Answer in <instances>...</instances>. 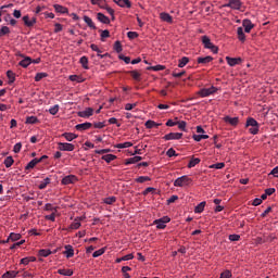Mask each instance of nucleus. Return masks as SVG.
Wrapping results in <instances>:
<instances>
[{"label": "nucleus", "instance_id": "obj_1", "mask_svg": "<svg viewBox=\"0 0 278 278\" xmlns=\"http://www.w3.org/2000/svg\"><path fill=\"white\" fill-rule=\"evenodd\" d=\"M245 126L250 127L249 131L253 136H257V134H260V124L257 123V121H255V118L249 117L248 121H247Z\"/></svg>", "mask_w": 278, "mask_h": 278}, {"label": "nucleus", "instance_id": "obj_2", "mask_svg": "<svg viewBox=\"0 0 278 278\" xmlns=\"http://www.w3.org/2000/svg\"><path fill=\"white\" fill-rule=\"evenodd\" d=\"M190 184H192V179L190 177H188V176L178 177L174 181V186L176 188H184V186H190Z\"/></svg>", "mask_w": 278, "mask_h": 278}, {"label": "nucleus", "instance_id": "obj_3", "mask_svg": "<svg viewBox=\"0 0 278 278\" xmlns=\"http://www.w3.org/2000/svg\"><path fill=\"white\" fill-rule=\"evenodd\" d=\"M215 92H218V88L212 86L210 88H203L201 89L198 94H200V97L205 98V97H210L212 94H215Z\"/></svg>", "mask_w": 278, "mask_h": 278}, {"label": "nucleus", "instance_id": "obj_4", "mask_svg": "<svg viewBox=\"0 0 278 278\" xmlns=\"http://www.w3.org/2000/svg\"><path fill=\"white\" fill-rule=\"evenodd\" d=\"M166 223H170V217L164 216L154 220V225H156L157 229H166Z\"/></svg>", "mask_w": 278, "mask_h": 278}, {"label": "nucleus", "instance_id": "obj_5", "mask_svg": "<svg viewBox=\"0 0 278 278\" xmlns=\"http://www.w3.org/2000/svg\"><path fill=\"white\" fill-rule=\"evenodd\" d=\"M224 8H230L231 10H240V8H242V1L229 0L228 3L224 4Z\"/></svg>", "mask_w": 278, "mask_h": 278}, {"label": "nucleus", "instance_id": "obj_6", "mask_svg": "<svg viewBox=\"0 0 278 278\" xmlns=\"http://www.w3.org/2000/svg\"><path fill=\"white\" fill-rule=\"evenodd\" d=\"M184 134L181 132H169L163 137V140H181Z\"/></svg>", "mask_w": 278, "mask_h": 278}, {"label": "nucleus", "instance_id": "obj_7", "mask_svg": "<svg viewBox=\"0 0 278 278\" xmlns=\"http://www.w3.org/2000/svg\"><path fill=\"white\" fill-rule=\"evenodd\" d=\"M75 181H77V176L68 175L61 180V184L62 186H71V184H75Z\"/></svg>", "mask_w": 278, "mask_h": 278}, {"label": "nucleus", "instance_id": "obj_8", "mask_svg": "<svg viewBox=\"0 0 278 278\" xmlns=\"http://www.w3.org/2000/svg\"><path fill=\"white\" fill-rule=\"evenodd\" d=\"M94 114V110L92 108H87L85 111H79L78 116L80 118H90Z\"/></svg>", "mask_w": 278, "mask_h": 278}, {"label": "nucleus", "instance_id": "obj_9", "mask_svg": "<svg viewBox=\"0 0 278 278\" xmlns=\"http://www.w3.org/2000/svg\"><path fill=\"white\" fill-rule=\"evenodd\" d=\"M224 122H226L228 125H231V127H238V123H240L239 117H231L229 115L224 117Z\"/></svg>", "mask_w": 278, "mask_h": 278}, {"label": "nucleus", "instance_id": "obj_10", "mask_svg": "<svg viewBox=\"0 0 278 278\" xmlns=\"http://www.w3.org/2000/svg\"><path fill=\"white\" fill-rule=\"evenodd\" d=\"M22 21L24 22V25L26 27H34L35 23H37V18L33 17L31 20H29V15H24Z\"/></svg>", "mask_w": 278, "mask_h": 278}, {"label": "nucleus", "instance_id": "obj_11", "mask_svg": "<svg viewBox=\"0 0 278 278\" xmlns=\"http://www.w3.org/2000/svg\"><path fill=\"white\" fill-rule=\"evenodd\" d=\"M242 26L244 27L245 34H250L251 29L255 27V25L253 24V22H251V20H243Z\"/></svg>", "mask_w": 278, "mask_h": 278}, {"label": "nucleus", "instance_id": "obj_12", "mask_svg": "<svg viewBox=\"0 0 278 278\" xmlns=\"http://www.w3.org/2000/svg\"><path fill=\"white\" fill-rule=\"evenodd\" d=\"M59 151H75V146L73 143H59Z\"/></svg>", "mask_w": 278, "mask_h": 278}, {"label": "nucleus", "instance_id": "obj_13", "mask_svg": "<svg viewBox=\"0 0 278 278\" xmlns=\"http://www.w3.org/2000/svg\"><path fill=\"white\" fill-rule=\"evenodd\" d=\"M90 127H92V123L86 122L83 124H77L75 129H77V131H86L87 129H90Z\"/></svg>", "mask_w": 278, "mask_h": 278}, {"label": "nucleus", "instance_id": "obj_14", "mask_svg": "<svg viewBox=\"0 0 278 278\" xmlns=\"http://www.w3.org/2000/svg\"><path fill=\"white\" fill-rule=\"evenodd\" d=\"M226 61L229 66H238V64H240V62H242V59L226 56Z\"/></svg>", "mask_w": 278, "mask_h": 278}, {"label": "nucleus", "instance_id": "obj_15", "mask_svg": "<svg viewBox=\"0 0 278 278\" xmlns=\"http://www.w3.org/2000/svg\"><path fill=\"white\" fill-rule=\"evenodd\" d=\"M90 49L96 51V53H98V58H101V60H103V58H108V53L101 54V53H103V51H101V49H99V46L91 43Z\"/></svg>", "mask_w": 278, "mask_h": 278}, {"label": "nucleus", "instance_id": "obj_16", "mask_svg": "<svg viewBox=\"0 0 278 278\" xmlns=\"http://www.w3.org/2000/svg\"><path fill=\"white\" fill-rule=\"evenodd\" d=\"M97 20L100 23H103V25H110V17L105 16V14H103V13H98Z\"/></svg>", "mask_w": 278, "mask_h": 278}, {"label": "nucleus", "instance_id": "obj_17", "mask_svg": "<svg viewBox=\"0 0 278 278\" xmlns=\"http://www.w3.org/2000/svg\"><path fill=\"white\" fill-rule=\"evenodd\" d=\"M114 3L119 5V8H131V1L129 0H113Z\"/></svg>", "mask_w": 278, "mask_h": 278}, {"label": "nucleus", "instance_id": "obj_18", "mask_svg": "<svg viewBox=\"0 0 278 278\" xmlns=\"http://www.w3.org/2000/svg\"><path fill=\"white\" fill-rule=\"evenodd\" d=\"M135 81H142V74L136 70L128 72Z\"/></svg>", "mask_w": 278, "mask_h": 278}, {"label": "nucleus", "instance_id": "obj_19", "mask_svg": "<svg viewBox=\"0 0 278 278\" xmlns=\"http://www.w3.org/2000/svg\"><path fill=\"white\" fill-rule=\"evenodd\" d=\"M64 255L65 257H67V260L75 255V250L73 249V245H65Z\"/></svg>", "mask_w": 278, "mask_h": 278}, {"label": "nucleus", "instance_id": "obj_20", "mask_svg": "<svg viewBox=\"0 0 278 278\" xmlns=\"http://www.w3.org/2000/svg\"><path fill=\"white\" fill-rule=\"evenodd\" d=\"M214 60V58H212V56H199L198 59H197V62H198V64H210V62H212Z\"/></svg>", "mask_w": 278, "mask_h": 278}, {"label": "nucleus", "instance_id": "obj_21", "mask_svg": "<svg viewBox=\"0 0 278 278\" xmlns=\"http://www.w3.org/2000/svg\"><path fill=\"white\" fill-rule=\"evenodd\" d=\"M202 45H204V49H210L214 46V43H212V40L207 36L202 37Z\"/></svg>", "mask_w": 278, "mask_h": 278}, {"label": "nucleus", "instance_id": "obj_22", "mask_svg": "<svg viewBox=\"0 0 278 278\" xmlns=\"http://www.w3.org/2000/svg\"><path fill=\"white\" fill-rule=\"evenodd\" d=\"M55 12H58L59 14H67L68 13V9L66 7H62L60 4H54L53 5Z\"/></svg>", "mask_w": 278, "mask_h": 278}, {"label": "nucleus", "instance_id": "obj_23", "mask_svg": "<svg viewBox=\"0 0 278 278\" xmlns=\"http://www.w3.org/2000/svg\"><path fill=\"white\" fill-rule=\"evenodd\" d=\"M160 18L163 20L165 23H173V16L166 12H162L160 14Z\"/></svg>", "mask_w": 278, "mask_h": 278}, {"label": "nucleus", "instance_id": "obj_24", "mask_svg": "<svg viewBox=\"0 0 278 278\" xmlns=\"http://www.w3.org/2000/svg\"><path fill=\"white\" fill-rule=\"evenodd\" d=\"M40 164V160L33 159L25 167V170H31L36 165Z\"/></svg>", "mask_w": 278, "mask_h": 278}, {"label": "nucleus", "instance_id": "obj_25", "mask_svg": "<svg viewBox=\"0 0 278 278\" xmlns=\"http://www.w3.org/2000/svg\"><path fill=\"white\" fill-rule=\"evenodd\" d=\"M83 18H84V22L86 23V25H88L90 27V29H97V26L94 25V22H92V18H90L87 15H85Z\"/></svg>", "mask_w": 278, "mask_h": 278}, {"label": "nucleus", "instance_id": "obj_26", "mask_svg": "<svg viewBox=\"0 0 278 278\" xmlns=\"http://www.w3.org/2000/svg\"><path fill=\"white\" fill-rule=\"evenodd\" d=\"M29 64H31V58H29V56H26L18 63V65L22 66V68H27V66H29Z\"/></svg>", "mask_w": 278, "mask_h": 278}, {"label": "nucleus", "instance_id": "obj_27", "mask_svg": "<svg viewBox=\"0 0 278 278\" xmlns=\"http://www.w3.org/2000/svg\"><path fill=\"white\" fill-rule=\"evenodd\" d=\"M49 184H51V178L49 177L45 178L42 181H40L38 186L39 190H45V188H47Z\"/></svg>", "mask_w": 278, "mask_h": 278}, {"label": "nucleus", "instance_id": "obj_28", "mask_svg": "<svg viewBox=\"0 0 278 278\" xmlns=\"http://www.w3.org/2000/svg\"><path fill=\"white\" fill-rule=\"evenodd\" d=\"M142 156H134L126 161V166H129V164H138V162H141Z\"/></svg>", "mask_w": 278, "mask_h": 278}, {"label": "nucleus", "instance_id": "obj_29", "mask_svg": "<svg viewBox=\"0 0 278 278\" xmlns=\"http://www.w3.org/2000/svg\"><path fill=\"white\" fill-rule=\"evenodd\" d=\"M237 34H238V39L241 42H244V40H247V36H244V29L242 27L237 28Z\"/></svg>", "mask_w": 278, "mask_h": 278}, {"label": "nucleus", "instance_id": "obj_30", "mask_svg": "<svg viewBox=\"0 0 278 278\" xmlns=\"http://www.w3.org/2000/svg\"><path fill=\"white\" fill-rule=\"evenodd\" d=\"M59 275H63V277H73V269H59Z\"/></svg>", "mask_w": 278, "mask_h": 278}, {"label": "nucleus", "instance_id": "obj_31", "mask_svg": "<svg viewBox=\"0 0 278 278\" xmlns=\"http://www.w3.org/2000/svg\"><path fill=\"white\" fill-rule=\"evenodd\" d=\"M7 77L9 79V84H14V81L16 80V74H14V72L10 70L7 72Z\"/></svg>", "mask_w": 278, "mask_h": 278}, {"label": "nucleus", "instance_id": "obj_32", "mask_svg": "<svg viewBox=\"0 0 278 278\" xmlns=\"http://www.w3.org/2000/svg\"><path fill=\"white\" fill-rule=\"evenodd\" d=\"M10 240H12V242H16V240H21V233L11 232L9 238L7 239V242H10Z\"/></svg>", "mask_w": 278, "mask_h": 278}, {"label": "nucleus", "instance_id": "obj_33", "mask_svg": "<svg viewBox=\"0 0 278 278\" xmlns=\"http://www.w3.org/2000/svg\"><path fill=\"white\" fill-rule=\"evenodd\" d=\"M205 205H206L205 201L198 204L194 208V213L202 214L203 210H205Z\"/></svg>", "mask_w": 278, "mask_h": 278}, {"label": "nucleus", "instance_id": "obj_34", "mask_svg": "<svg viewBox=\"0 0 278 278\" xmlns=\"http://www.w3.org/2000/svg\"><path fill=\"white\" fill-rule=\"evenodd\" d=\"M201 163V159L199 157H192L188 164V168H194V166H197V164Z\"/></svg>", "mask_w": 278, "mask_h": 278}, {"label": "nucleus", "instance_id": "obj_35", "mask_svg": "<svg viewBox=\"0 0 278 278\" xmlns=\"http://www.w3.org/2000/svg\"><path fill=\"white\" fill-rule=\"evenodd\" d=\"M63 137L65 138V140H67L68 142H73V140H75V138H77V135L73 134V132H65L63 134Z\"/></svg>", "mask_w": 278, "mask_h": 278}, {"label": "nucleus", "instance_id": "obj_36", "mask_svg": "<svg viewBox=\"0 0 278 278\" xmlns=\"http://www.w3.org/2000/svg\"><path fill=\"white\" fill-rule=\"evenodd\" d=\"M102 160H104V162L110 164V162H114V160H116V155H114V154H105V155L102 156Z\"/></svg>", "mask_w": 278, "mask_h": 278}, {"label": "nucleus", "instance_id": "obj_37", "mask_svg": "<svg viewBox=\"0 0 278 278\" xmlns=\"http://www.w3.org/2000/svg\"><path fill=\"white\" fill-rule=\"evenodd\" d=\"M18 275V271H7L2 275V278H16V276Z\"/></svg>", "mask_w": 278, "mask_h": 278}, {"label": "nucleus", "instance_id": "obj_38", "mask_svg": "<svg viewBox=\"0 0 278 278\" xmlns=\"http://www.w3.org/2000/svg\"><path fill=\"white\" fill-rule=\"evenodd\" d=\"M39 257H49L51 255V250L41 249L38 252Z\"/></svg>", "mask_w": 278, "mask_h": 278}, {"label": "nucleus", "instance_id": "obj_39", "mask_svg": "<svg viewBox=\"0 0 278 278\" xmlns=\"http://www.w3.org/2000/svg\"><path fill=\"white\" fill-rule=\"evenodd\" d=\"M188 62H190V59H188V56L181 58L178 63V68H184V66H186Z\"/></svg>", "mask_w": 278, "mask_h": 278}, {"label": "nucleus", "instance_id": "obj_40", "mask_svg": "<svg viewBox=\"0 0 278 278\" xmlns=\"http://www.w3.org/2000/svg\"><path fill=\"white\" fill-rule=\"evenodd\" d=\"M36 123H38V117H36V116L26 117V124L27 125H36Z\"/></svg>", "mask_w": 278, "mask_h": 278}, {"label": "nucleus", "instance_id": "obj_41", "mask_svg": "<svg viewBox=\"0 0 278 278\" xmlns=\"http://www.w3.org/2000/svg\"><path fill=\"white\" fill-rule=\"evenodd\" d=\"M129 147H134V143L126 141L124 143H118L116 149H129Z\"/></svg>", "mask_w": 278, "mask_h": 278}, {"label": "nucleus", "instance_id": "obj_42", "mask_svg": "<svg viewBox=\"0 0 278 278\" xmlns=\"http://www.w3.org/2000/svg\"><path fill=\"white\" fill-rule=\"evenodd\" d=\"M79 63L81 64L83 68L88 71V58L87 56H81L79 60Z\"/></svg>", "mask_w": 278, "mask_h": 278}, {"label": "nucleus", "instance_id": "obj_43", "mask_svg": "<svg viewBox=\"0 0 278 278\" xmlns=\"http://www.w3.org/2000/svg\"><path fill=\"white\" fill-rule=\"evenodd\" d=\"M8 34H10V27L2 26L0 28V38H3V36H8Z\"/></svg>", "mask_w": 278, "mask_h": 278}, {"label": "nucleus", "instance_id": "obj_44", "mask_svg": "<svg viewBox=\"0 0 278 278\" xmlns=\"http://www.w3.org/2000/svg\"><path fill=\"white\" fill-rule=\"evenodd\" d=\"M106 205H114L116 203V197H109L103 200Z\"/></svg>", "mask_w": 278, "mask_h": 278}, {"label": "nucleus", "instance_id": "obj_45", "mask_svg": "<svg viewBox=\"0 0 278 278\" xmlns=\"http://www.w3.org/2000/svg\"><path fill=\"white\" fill-rule=\"evenodd\" d=\"M160 124H157V123H155L154 121H151V119L146 122L147 129H153V127H157Z\"/></svg>", "mask_w": 278, "mask_h": 278}, {"label": "nucleus", "instance_id": "obj_46", "mask_svg": "<svg viewBox=\"0 0 278 278\" xmlns=\"http://www.w3.org/2000/svg\"><path fill=\"white\" fill-rule=\"evenodd\" d=\"M12 164H14V159L12 156H8L5 160H4V165L7 168H10L12 167Z\"/></svg>", "mask_w": 278, "mask_h": 278}, {"label": "nucleus", "instance_id": "obj_47", "mask_svg": "<svg viewBox=\"0 0 278 278\" xmlns=\"http://www.w3.org/2000/svg\"><path fill=\"white\" fill-rule=\"evenodd\" d=\"M45 77H49V74L47 73H37L35 76V81H40L45 79Z\"/></svg>", "mask_w": 278, "mask_h": 278}, {"label": "nucleus", "instance_id": "obj_48", "mask_svg": "<svg viewBox=\"0 0 278 278\" xmlns=\"http://www.w3.org/2000/svg\"><path fill=\"white\" fill-rule=\"evenodd\" d=\"M92 5H99V8H105V0H91Z\"/></svg>", "mask_w": 278, "mask_h": 278}, {"label": "nucleus", "instance_id": "obj_49", "mask_svg": "<svg viewBox=\"0 0 278 278\" xmlns=\"http://www.w3.org/2000/svg\"><path fill=\"white\" fill-rule=\"evenodd\" d=\"M225 166V163H215L208 166V168H215L216 170H220L223 169V167Z\"/></svg>", "mask_w": 278, "mask_h": 278}, {"label": "nucleus", "instance_id": "obj_50", "mask_svg": "<svg viewBox=\"0 0 278 278\" xmlns=\"http://www.w3.org/2000/svg\"><path fill=\"white\" fill-rule=\"evenodd\" d=\"M114 51H116V53H121L123 51V45H121V41H115Z\"/></svg>", "mask_w": 278, "mask_h": 278}, {"label": "nucleus", "instance_id": "obj_51", "mask_svg": "<svg viewBox=\"0 0 278 278\" xmlns=\"http://www.w3.org/2000/svg\"><path fill=\"white\" fill-rule=\"evenodd\" d=\"M137 184H144V181H151V178L148 176H140L136 179Z\"/></svg>", "mask_w": 278, "mask_h": 278}, {"label": "nucleus", "instance_id": "obj_52", "mask_svg": "<svg viewBox=\"0 0 278 278\" xmlns=\"http://www.w3.org/2000/svg\"><path fill=\"white\" fill-rule=\"evenodd\" d=\"M49 112L52 114V116H55V114L60 112V105L55 104L54 106L50 108Z\"/></svg>", "mask_w": 278, "mask_h": 278}, {"label": "nucleus", "instance_id": "obj_53", "mask_svg": "<svg viewBox=\"0 0 278 278\" xmlns=\"http://www.w3.org/2000/svg\"><path fill=\"white\" fill-rule=\"evenodd\" d=\"M105 253V248H101L100 250L93 252L92 257H101Z\"/></svg>", "mask_w": 278, "mask_h": 278}, {"label": "nucleus", "instance_id": "obj_54", "mask_svg": "<svg viewBox=\"0 0 278 278\" xmlns=\"http://www.w3.org/2000/svg\"><path fill=\"white\" fill-rule=\"evenodd\" d=\"M166 155L167 157H175L177 156V152L175 151V149L170 148L167 150Z\"/></svg>", "mask_w": 278, "mask_h": 278}, {"label": "nucleus", "instance_id": "obj_55", "mask_svg": "<svg viewBox=\"0 0 278 278\" xmlns=\"http://www.w3.org/2000/svg\"><path fill=\"white\" fill-rule=\"evenodd\" d=\"M176 125H178V129H180L181 131H186V122L180 121V122H176Z\"/></svg>", "mask_w": 278, "mask_h": 278}, {"label": "nucleus", "instance_id": "obj_56", "mask_svg": "<svg viewBox=\"0 0 278 278\" xmlns=\"http://www.w3.org/2000/svg\"><path fill=\"white\" fill-rule=\"evenodd\" d=\"M102 10H106V12L112 16V20L114 21V9L104 4V8H102Z\"/></svg>", "mask_w": 278, "mask_h": 278}, {"label": "nucleus", "instance_id": "obj_57", "mask_svg": "<svg viewBox=\"0 0 278 278\" xmlns=\"http://www.w3.org/2000/svg\"><path fill=\"white\" fill-rule=\"evenodd\" d=\"M21 149H23V143L17 142V143L14 146L13 151H14V153H21Z\"/></svg>", "mask_w": 278, "mask_h": 278}, {"label": "nucleus", "instance_id": "obj_58", "mask_svg": "<svg viewBox=\"0 0 278 278\" xmlns=\"http://www.w3.org/2000/svg\"><path fill=\"white\" fill-rule=\"evenodd\" d=\"M219 278H231V271L229 269H226L220 274Z\"/></svg>", "mask_w": 278, "mask_h": 278}, {"label": "nucleus", "instance_id": "obj_59", "mask_svg": "<svg viewBox=\"0 0 278 278\" xmlns=\"http://www.w3.org/2000/svg\"><path fill=\"white\" fill-rule=\"evenodd\" d=\"M101 31V40L103 41L104 38H110V30H100Z\"/></svg>", "mask_w": 278, "mask_h": 278}, {"label": "nucleus", "instance_id": "obj_60", "mask_svg": "<svg viewBox=\"0 0 278 278\" xmlns=\"http://www.w3.org/2000/svg\"><path fill=\"white\" fill-rule=\"evenodd\" d=\"M148 71H164V65L150 66Z\"/></svg>", "mask_w": 278, "mask_h": 278}, {"label": "nucleus", "instance_id": "obj_61", "mask_svg": "<svg viewBox=\"0 0 278 278\" xmlns=\"http://www.w3.org/2000/svg\"><path fill=\"white\" fill-rule=\"evenodd\" d=\"M119 60H123L125 64H130L131 63V58L125 56L123 54H119Z\"/></svg>", "mask_w": 278, "mask_h": 278}, {"label": "nucleus", "instance_id": "obj_62", "mask_svg": "<svg viewBox=\"0 0 278 278\" xmlns=\"http://www.w3.org/2000/svg\"><path fill=\"white\" fill-rule=\"evenodd\" d=\"M127 36H128V38L130 40H134V39L138 38V33H136V31H128Z\"/></svg>", "mask_w": 278, "mask_h": 278}, {"label": "nucleus", "instance_id": "obj_63", "mask_svg": "<svg viewBox=\"0 0 278 278\" xmlns=\"http://www.w3.org/2000/svg\"><path fill=\"white\" fill-rule=\"evenodd\" d=\"M229 240L230 242H238V240H240V235H230Z\"/></svg>", "mask_w": 278, "mask_h": 278}, {"label": "nucleus", "instance_id": "obj_64", "mask_svg": "<svg viewBox=\"0 0 278 278\" xmlns=\"http://www.w3.org/2000/svg\"><path fill=\"white\" fill-rule=\"evenodd\" d=\"M79 227H81V223L74 220L71 225L72 229H79Z\"/></svg>", "mask_w": 278, "mask_h": 278}]
</instances>
